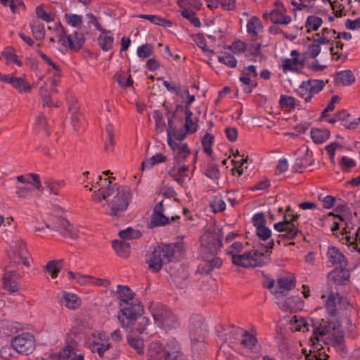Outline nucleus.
Segmentation results:
<instances>
[{"instance_id":"obj_38","label":"nucleus","mask_w":360,"mask_h":360,"mask_svg":"<svg viewBox=\"0 0 360 360\" xmlns=\"http://www.w3.org/2000/svg\"><path fill=\"white\" fill-rule=\"evenodd\" d=\"M62 303L70 309H76L80 306L81 301L75 294L64 292Z\"/></svg>"},{"instance_id":"obj_41","label":"nucleus","mask_w":360,"mask_h":360,"mask_svg":"<svg viewBox=\"0 0 360 360\" xmlns=\"http://www.w3.org/2000/svg\"><path fill=\"white\" fill-rule=\"evenodd\" d=\"M343 46L344 44L340 39L335 40L334 43H332L330 45L329 50L330 51L333 60H338L342 56L344 58L347 57V55L344 56L343 54Z\"/></svg>"},{"instance_id":"obj_63","label":"nucleus","mask_w":360,"mask_h":360,"mask_svg":"<svg viewBox=\"0 0 360 360\" xmlns=\"http://www.w3.org/2000/svg\"><path fill=\"white\" fill-rule=\"evenodd\" d=\"M153 118L155 123V129L158 133H162L165 130V124L162 113L159 110H155Z\"/></svg>"},{"instance_id":"obj_17","label":"nucleus","mask_w":360,"mask_h":360,"mask_svg":"<svg viewBox=\"0 0 360 360\" xmlns=\"http://www.w3.org/2000/svg\"><path fill=\"white\" fill-rule=\"evenodd\" d=\"M323 1L330 2L333 16L325 13L322 14L324 18L322 17L311 15L307 17L306 22H323V20H328L330 22L334 20V18H342L343 15H345V11L344 10L345 8L342 4L335 1L331 2L330 0H323Z\"/></svg>"},{"instance_id":"obj_16","label":"nucleus","mask_w":360,"mask_h":360,"mask_svg":"<svg viewBox=\"0 0 360 360\" xmlns=\"http://www.w3.org/2000/svg\"><path fill=\"white\" fill-rule=\"evenodd\" d=\"M168 145L174 152V164L179 165L185 162L186 159L190 156L191 151L186 143L177 142L169 138L167 139Z\"/></svg>"},{"instance_id":"obj_19","label":"nucleus","mask_w":360,"mask_h":360,"mask_svg":"<svg viewBox=\"0 0 360 360\" xmlns=\"http://www.w3.org/2000/svg\"><path fill=\"white\" fill-rule=\"evenodd\" d=\"M327 344L340 355L346 354L347 350L345 345L344 332L340 327L332 332L330 335L329 342Z\"/></svg>"},{"instance_id":"obj_3","label":"nucleus","mask_w":360,"mask_h":360,"mask_svg":"<svg viewBox=\"0 0 360 360\" xmlns=\"http://www.w3.org/2000/svg\"><path fill=\"white\" fill-rule=\"evenodd\" d=\"M176 248V245L174 243L162 244L155 247L147 260L149 269L157 273L162 269L163 264L172 262Z\"/></svg>"},{"instance_id":"obj_55","label":"nucleus","mask_w":360,"mask_h":360,"mask_svg":"<svg viewBox=\"0 0 360 360\" xmlns=\"http://www.w3.org/2000/svg\"><path fill=\"white\" fill-rule=\"evenodd\" d=\"M214 136H212L210 133H206L205 135L202 139V145L203 147V150L208 155H211L212 153V146L214 142Z\"/></svg>"},{"instance_id":"obj_58","label":"nucleus","mask_w":360,"mask_h":360,"mask_svg":"<svg viewBox=\"0 0 360 360\" xmlns=\"http://www.w3.org/2000/svg\"><path fill=\"white\" fill-rule=\"evenodd\" d=\"M153 53V46L150 44H145L137 49V55L139 58H147Z\"/></svg>"},{"instance_id":"obj_37","label":"nucleus","mask_w":360,"mask_h":360,"mask_svg":"<svg viewBox=\"0 0 360 360\" xmlns=\"http://www.w3.org/2000/svg\"><path fill=\"white\" fill-rule=\"evenodd\" d=\"M105 131L107 136L105 140L104 149L107 153H112L116 143L112 125L108 124L105 127Z\"/></svg>"},{"instance_id":"obj_24","label":"nucleus","mask_w":360,"mask_h":360,"mask_svg":"<svg viewBox=\"0 0 360 360\" xmlns=\"http://www.w3.org/2000/svg\"><path fill=\"white\" fill-rule=\"evenodd\" d=\"M264 20L271 21V22H290L292 21V18L285 15V10L282 5L273 10L270 13H264Z\"/></svg>"},{"instance_id":"obj_46","label":"nucleus","mask_w":360,"mask_h":360,"mask_svg":"<svg viewBox=\"0 0 360 360\" xmlns=\"http://www.w3.org/2000/svg\"><path fill=\"white\" fill-rule=\"evenodd\" d=\"M113 37L108 34H101L98 38V44L100 48L104 51L110 50L113 46Z\"/></svg>"},{"instance_id":"obj_61","label":"nucleus","mask_w":360,"mask_h":360,"mask_svg":"<svg viewBox=\"0 0 360 360\" xmlns=\"http://www.w3.org/2000/svg\"><path fill=\"white\" fill-rule=\"evenodd\" d=\"M218 60L229 68H235L237 65V60L233 56L228 53H224L221 56H219Z\"/></svg>"},{"instance_id":"obj_40","label":"nucleus","mask_w":360,"mask_h":360,"mask_svg":"<svg viewBox=\"0 0 360 360\" xmlns=\"http://www.w3.org/2000/svg\"><path fill=\"white\" fill-rule=\"evenodd\" d=\"M350 115L345 110H342L336 112V118L341 124L349 129H354L356 128V122H352L350 120Z\"/></svg>"},{"instance_id":"obj_64","label":"nucleus","mask_w":360,"mask_h":360,"mask_svg":"<svg viewBox=\"0 0 360 360\" xmlns=\"http://www.w3.org/2000/svg\"><path fill=\"white\" fill-rule=\"evenodd\" d=\"M210 205L214 212H221L225 210L226 203L225 202L219 197H215L210 202Z\"/></svg>"},{"instance_id":"obj_12","label":"nucleus","mask_w":360,"mask_h":360,"mask_svg":"<svg viewBox=\"0 0 360 360\" xmlns=\"http://www.w3.org/2000/svg\"><path fill=\"white\" fill-rule=\"evenodd\" d=\"M45 227L52 229L60 233L65 238L76 239L79 237V231L68 220L62 217H56L52 227L48 223H46Z\"/></svg>"},{"instance_id":"obj_32","label":"nucleus","mask_w":360,"mask_h":360,"mask_svg":"<svg viewBox=\"0 0 360 360\" xmlns=\"http://www.w3.org/2000/svg\"><path fill=\"white\" fill-rule=\"evenodd\" d=\"M337 34L338 33L335 30L323 27L321 32L316 33L315 36L320 39L322 44L330 45L332 43H334L335 40L338 39V37H336Z\"/></svg>"},{"instance_id":"obj_52","label":"nucleus","mask_w":360,"mask_h":360,"mask_svg":"<svg viewBox=\"0 0 360 360\" xmlns=\"http://www.w3.org/2000/svg\"><path fill=\"white\" fill-rule=\"evenodd\" d=\"M63 260H51L46 265V270L50 273L52 278H56L62 268Z\"/></svg>"},{"instance_id":"obj_18","label":"nucleus","mask_w":360,"mask_h":360,"mask_svg":"<svg viewBox=\"0 0 360 360\" xmlns=\"http://www.w3.org/2000/svg\"><path fill=\"white\" fill-rule=\"evenodd\" d=\"M222 247V240L215 233H208L202 242V252L205 254L215 255Z\"/></svg>"},{"instance_id":"obj_23","label":"nucleus","mask_w":360,"mask_h":360,"mask_svg":"<svg viewBox=\"0 0 360 360\" xmlns=\"http://www.w3.org/2000/svg\"><path fill=\"white\" fill-rule=\"evenodd\" d=\"M222 264V260L218 257H213L212 258L207 257L206 259L202 261L198 266L197 271L201 274H209L214 269L219 268Z\"/></svg>"},{"instance_id":"obj_14","label":"nucleus","mask_w":360,"mask_h":360,"mask_svg":"<svg viewBox=\"0 0 360 360\" xmlns=\"http://www.w3.org/2000/svg\"><path fill=\"white\" fill-rule=\"evenodd\" d=\"M313 327V338L319 340V337H323L327 334H331L333 331L340 327L336 323L329 321L321 319L320 321L314 322L312 319H309Z\"/></svg>"},{"instance_id":"obj_44","label":"nucleus","mask_w":360,"mask_h":360,"mask_svg":"<svg viewBox=\"0 0 360 360\" xmlns=\"http://www.w3.org/2000/svg\"><path fill=\"white\" fill-rule=\"evenodd\" d=\"M313 41L309 45L306 54L309 58H314L321 52V45H323L320 39H318L315 34L312 36Z\"/></svg>"},{"instance_id":"obj_1","label":"nucleus","mask_w":360,"mask_h":360,"mask_svg":"<svg viewBox=\"0 0 360 360\" xmlns=\"http://www.w3.org/2000/svg\"><path fill=\"white\" fill-rule=\"evenodd\" d=\"M116 293L120 300V312L117 317L122 328L129 326V323L143 312V308L139 300L134 299V292L127 285H118Z\"/></svg>"},{"instance_id":"obj_28","label":"nucleus","mask_w":360,"mask_h":360,"mask_svg":"<svg viewBox=\"0 0 360 360\" xmlns=\"http://www.w3.org/2000/svg\"><path fill=\"white\" fill-rule=\"evenodd\" d=\"M6 83L10 84L19 93H29L31 91L32 86L23 78L16 77H9L6 79Z\"/></svg>"},{"instance_id":"obj_53","label":"nucleus","mask_w":360,"mask_h":360,"mask_svg":"<svg viewBox=\"0 0 360 360\" xmlns=\"http://www.w3.org/2000/svg\"><path fill=\"white\" fill-rule=\"evenodd\" d=\"M1 54L8 62L15 63L20 67L22 65V61L18 59V56L15 53V50L12 47H6L1 52Z\"/></svg>"},{"instance_id":"obj_21","label":"nucleus","mask_w":360,"mask_h":360,"mask_svg":"<svg viewBox=\"0 0 360 360\" xmlns=\"http://www.w3.org/2000/svg\"><path fill=\"white\" fill-rule=\"evenodd\" d=\"M20 275L15 270L6 271L3 277V288L11 293L19 290L18 280Z\"/></svg>"},{"instance_id":"obj_13","label":"nucleus","mask_w":360,"mask_h":360,"mask_svg":"<svg viewBox=\"0 0 360 360\" xmlns=\"http://www.w3.org/2000/svg\"><path fill=\"white\" fill-rule=\"evenodd\" d=\"M178 6L181 9V15L191 22H200L195 17V11L199 10L202 3L199 0H178Z\"/></svg>"},{"instance_id":"obj_36","label":"nucleus","mask_w":360,"mask_h":360,"mask_svg":"<svg viewBox=\"0 0 360 360\" xmlns=\"http://www.w3.org/2000/svg\"><path fill=\"white\" fill-rule=\"evenodd\" d=\"M112 246L117 255L121 257L127 258L130 255V245L125 241L115 240L112 241Z\"/></svg>"},{"instance_id":"obj_10","label":"nucleus","mask_w":360,"mask_h":360,"mask_svg":"<svg viewBox=\"0 0 360 360\" xmlns=\"http://www.w3.org/2000/svg\"><path fill=\"white\" fill-rule=\"evenodd\" d=\"M11 342L14 350L21 354L27 355L35 349L34 337L29 333L16 336Z\"/></svg>"},{"instance_id":"obj_29","label":"nucleus","mask_w":360,"mask_h":360,"mask_svg":"<svg viewBox=\"0 0 360 360\" xmlns=\"http://www.w3.org/2000/svg\"><path fill=\"white\" fill-rule=\"evenodd\" d=\"M277 288L273 292L276 295H285V292H288L292 289L295 283L292 278H290L288 277H281L277 280Z\"/></svg>"},{"instance_id":"obj_33","label":"nucleus","mask_w":360,"mask_h":360,"mask_svg":"<svg viewBox=\"0 0 360 360\" xmlns=\"http://www.w3.org/2000/svg\"><path fill=\"white\" fill-rule=\"evenodd\" d=\"M316 0H291L293 6L294 20H297V13L301 12L303 9H310L315 5Z\"/></svg>"},{"instance_id":"obj_30","label":"nucleus","mask_w":360,"mask_h":360,"mask_svg":"<svg viewBox=\"0 0 360 360\" xmlns=\"http://www.w3.org/2000/svg\"><path fill=\"white\" fill-rule=\"evenodd\" d=\"M60 358L62 360H84V355L77 354L76 348L70 345L60 350Z\"/></svg>"},{"instance_id":"obj_8","label":"nucleus","mask_w":360,"mask_h":360,"mask_svg":"<svg viewBox=\"0 0 360 360\" xmlns=\"http://www.w3.org/2000/svg\"><path fill=\"white\" fill-rule=\"evenodd\" d=\"M204 322V318L199 314L193 315L189 319L188 329L191 340L193 342V349L198 342L203 345L202 342L207 331V326Z\"/></svg>"},{"instance_id":"obj_59","label":"nucleus","mask_w":360,"mask_h":360,"mask_svg":"<svg viewBox=\"0 0 360 360\" xmlns=\"http://www.w3.org/2000/svg\"><path fill=\"white\" fill-rule=\"evenodd\" d=\"M297 301H300L298 297H287L283 301L278 303L279 307L285 311H291L295 308V304Z\"/></svg>"},{"instance_id":"obj_34","label":"nucleus","mask_w":360,"mask_h":360,"mask_svg":"<svg viewBox=\"0 0 360 360\" xmlns=\"http://www.w3.org/2000/svg\"><path fill=\"white\" fill-rule=\"evenodd\" d=\"M308 81L311 82L307 88V94L310 96L311 101L315 95L318 94L323 90L326 84L328 82V79L325 82L322 79H310Z\"/></svg>"},{"instance_id":"obj_43","label":"nucleus","mask_w":360,"mask_h":360,"mask_svg":"<svg viewBox=\"0 0 360 360\" xmlns=\"http://www.w3.org/2000/svg\"><path fill=\"white\" fill-rule=\"evenodd\" d=\"M167 158L162 153H158L151 158L145 160L141 164L142 170L145 169H150L158 163H162L166 162Z\"/></svg>"},{"instance_id":"obj_51","label":"nucleus","mask_w":360,"mask_h":360,"mask_svg":"<svg viewBox=\"0 0 360 360\" xmlns=\"http://www.w3.org/2000/svg\"><path fill=\"white\" fill-rule=\"evenodd\" d=\"M302 64L298 58H285L283 60L282 68L284 72L288 71L296 72L298 71L297 65Z\"/></svg>"},{"instance_id":"obj_62","label":"nucleus","mask_w":360,"mask_h":360,"mask_svg":"<svg viewBox=\"0 0 360 360\" xmlns=\"http://www.w3.org/2000/svg\"><path fill=\"white\" fill-rule=\"evenodd\" d=\"M318 199L322 202L323 207L325 209H330L336 205V198L332 195L323 196L322 194H319Z\"/></svg>"},{"instance_id":"obj_56","label":"nucleus","mask_w":360,"mask_h":360,"mask_svg":"<svg viewBox=\"0 0 360 360\" xmlns=\"http://www.w3.org/2000/svg\"><path fill=\"white\" fill-rule=\"evenodd\" d=\"M310 84V81H303L296 90L297 95L303 98L305 103L310 102V96L307 94V88Z\"/></svg>"},{"instance_id":"obj_9","label":"nucleus","mask_w":360,"mask_h":360,"mask_svg":"<svg viewBox=\"0 0 360 360\" xmlns=\"http://www.w3.org/2000/svg\"><path fill=\"white\" fill-rule=\"evenodd\" d=\"M27 253L25 243L22 239L17 238L12 241L8 250V257L11 263L15 266L23 264L27 267L30 266Z\"/></svg>"},{"instance_id":"obj_11","label":"nucleus","mask_w":360,"mask_h":360,"mask_svg":"<svg viewBox=\"0 0 360 360\" xmlns=\"http://www.w3.org/2000/svg\"><path fill=\"white\" fill-rule=\"evenodd\" d=\"M274 228L278 232H283L278 235L276 242L281 244L284 240H292L298 235L302 236V231L300 230L295 224L288 222L286 220H283L278 223L274 224Z\"/></svg>"},{"instance_id":"obj_35","label":"nucleus","mask_w":360,"mask_h":360,"mask_svg":"<svg viewBox=\"0 0 360 360\" xmlns=\"http://www.w3.org/2000/svg\"><path fill=\"white\" fill-rule=\"evenodd\" d=\"M311 138L315 143L321 144L330 137V131L327 129L312 128L311 129Z\"/></svg>"},{"instance_id":"obj_39","label":"nucleus","mask_w":360,"mask_h":360,"mask_svg":"<svg viewBox=\"0 0 360 360\" xmlns=\"http://www.w3.org/2000/svg\"><path fill=\"white\" fill-rule=\"evenodd\" d=\"M335 81L344 86H349L355 81V77L351 70H342L336 73Z\"/></svg>"},{"instance_id":"obj_6","label":"nucleus","mask_w":360,"mask_h":360,"mask_svg":"<svg viewBox=\"0 0 360 360\" xmlns=\"http://www.w3.org/2000/svg\"><path fill=\"white\" fill-rule=\"evenodd\" d=\"M158 326L166 331L179 327L180 321L177 316L166 306L158 307L153 314Z\"/></svg>"},{"instance_id":"obj_57","label":"nucleus","mask_w":360,"mask_h":360,"mask_svg":"<svg viewBox=\"0 0 360 360\" xmlns=\"http://www.w3.org/2000/svg\"><path fill=\"white\" fill-rule=\"evenodd\" d=\"M39 56L43 59V60L49 65L51 69H49V71H51V70H53V75L55 77H59L60 75V69L58 65L55 63L51 58H49L47 55L44 53L43 52L39 53Z\"/></svg>"},{"instance_id":"obj_31","label":"nucleus","mask_w":360,"mask_h":360,"mask_svg":"<svg viewBox=\"0 0 360 360\" xmlns=\"http://www.w3.org/2000/svg\"><path fill=\"white\" fill-rule=\"evenodd\" d=\"M186 115L185 117V130L188 134L195 133L198 128V119L194 116L193 112L190 108H186L184 110Z\"/></svg>"},{"instance_id":"obj_48","label":"nucleus","mask_w":360,"mask_h":360,"mask_svg":"<svg viewBox=\"0 0 360 360\" xmlns=\"http://www.w3.org/2000/svg\"><path fill=\"white\" fill-rule=\"evenodd\" d=\"M203 174L207 176L208 178L212 180H217L219 177V172L218 169V165L212 163L208 162L204 167Z\"/></svg>"},{"instance_id":"obj_47","label":"nucleus","mask_w":360,"mask_h":360,"mask_svg":"<svg viewBox=\"0 0 360 360\" xmlns=\"http://www.w3.org/2000/svg\"><path fill=\"white\" fill-rule=\"evenodd\" d=\"M241 345L249 349H252L257 343V339L248 331L245 330L242 335Z\"/></svg>"},{"instance_id":"obj_49","label":"nucleus","mask_w":360,"mask_h":360,"mask_svg":"<svg viewBox=\"0 0 360 360\" xmlns=\"http://www.w3.org/2000/svg\"><path fill=\"white\" fill-rule=\"evenodd\" d=\"M127 342L129 346L135 349L138 354H143L144 343L142 338H136L133 335H128Z\"/></svg>"},{"instance_id":"obj_20","label":"nucleus","mask_w":360,"mask_h":360,"mask_svg":"<svg viewBox=\"0 0 360 360\" xmlns=\"http://www.w3.org/2000/svg\"><path fill=\"white\" fill-rule=\"evenodd\" d=\"M350 272L345 266L335 268L328 274V279L336 285H346L349 283Z\"/></svg>"},{"instance_id":"obj_50","label":"nucleus","mask_w":360,"mask_h":360,"mask_svg":"<svg viewBox=\"0 0 360 360\" xmlns=\"http://www.w3.org/2000/svg\"><path fill=\"white\" fill-rule=\"evenodd\" d=\"M118 235L124 240H132L141 238V233L139 230L128 227L124 230L120 231Z\"/></svg>"},{"instance_id":"obj_7","label":"nucleus","mask_w":360,"mask_h":360,"mask_svg":"<svg viewBox=\"0 0 360 360\" xmlns=\"http://www.w3.org/2000/svg\"><path fill=\"white\" fill-rule=\"evenodd\" d=\"M53 28L55 30L56 36L60 40L66 38L65 43L72 50H79L84 44L85 38L84 34L77 30L68 33V31L63 27L62 24H53ZM49 29H52V27H49Z\"/></svg>"},{"instance_id":"obj_2","label":"nucleus","mask_w":360,"mask_h":360,"mask_svg":"<svg viewBox=\"0 0 360 360\" xmlns=\"http://www.w3.org/2000/svg\"><path fill=\"white\" fill-rule=\"evenodd\" d=\"M260 245L266 249L265 252L252 250L243 255H233L231 258L233 264L243 268L261 267L268 264L270 262L269 256L271 253V251L269 250L274 248V241L271 240L266 245L262 243Z\"/></svg>"},{"instance_id":"obj_25","label":"nucleus","mask_w":360,"mask_h":360,"mask_svg":"<svg viewBox=\"0 0 360 360\" xmlns=\"http://www.w3.org/2000/svg\"><path fill=\"white\" fill-rule=\"evenodd\" d=\"M35 13L37 17L46 22H51L56 20V15L51 6L48 4H40L36 7Z\"/></svg>"},{"instance_id":"obj_54","label":"nucleus","mask_w":360,"mask_h":360,"mask_svg":"<svg viewBox=\"0 0 360 360\" xmlns=\"http://www.w3.org/2000/svg\"><path fill=\"white\" fill-rule=\"evenodd\" d=\"M68 278L75 279L78 283L83 285L91 283V278H94V277L90 275H83L70 271L68 272Z\"/></svg>"},{"instance_id":"obj_26","label":"nucleus","mask_w":360,"mask_h":360,"mask_svg":"<svg viewBox=\"0 0 360 360\" xmlns=\"http://www.w3.org/2000/svg\"><path fill=\"white\" fill-rule=\"evenodd\" d=\"M327 257L332 265L340 264L341 267L347 266V260L345 256L335 247L333 246L328 248Z\"/></svg>"},{"instance_id":"obj_42","label":"nucleus","mask_w":360,"mask_h":360,"mask_svg":"<svg viewBox=\"0 0 360 360\" xmlns=\"http://www.w3.org/2000/svg\"><path fill=\"white\" fill-rule=\"evenodd\" d=\"M4 6H8L13 14L25 11V6L22 0H0Z\"/></svg>"},{"instance_id":"obj_5","label":"nucleus","mask_w":360,"mask_h":360,"mask_svg":"<svg viewBox=\"0 0 360 360\" xmlns=\"http://www.w3.org/2000/svg\"><path fill=\"white\" fill-rule=\"evenodd\" d=\"M111 197L112 199L107 204L110 208L107 214L120 218L123 216L131 200L130 190L128 187L117 186L116 184L115 192Z\"/></svg>"},{"instance_id":"obj_4","label":"nucleus","mask_w":360,"mask_h":360,"mask_svg":"<svg viewBox=\"0 0 360 360\" xmlns=\"http://www.w3.org/2000/svg\"><path fill=\"white\" fill-rule=\"evenodd\" d=\"M150 360H186L182 347L179 341L169 340L163 347L157 345V349L150 351Z\"/></svg>"},{"instance_id":"obj_27","label":"nucleus","mask_w":360,"mask_h":360,"mask_svg":"<svg viewBox=\"0 0 360 360\" xmlns=\"http://www.w3.org/2000/svg\"><path fill=\"white\" fill-rule=\"evenodd\" d=\"M116 184H112L110 181L108 182V186L101 188L98 191H94L92 195V199L95 202H101L103 200H108L109 198L112 196L115 192Z\"/></svg>"},{"instance_id":"obj_15","label":"nucleus","mask_w":360,"mask_h":360,"mask_svg":"<svg viewBox=\"0 0 360 360\" xmlns=\"http://www.w3.org/2000/svg\"><path fill=\"white\" fill-rule=\"evenodd\" d=\"M164 205L163 200L158 202L153 210L150 217V226L157 227L162 226L170 224L171 221H174L176 219H179V216L172 217L171 219L164 214Z\"/></svg>"},{"instance_id":"obj_22","label":"nucleus","mask_w":360,"mask_h":360,"mask_svg":"<svg viewBox=\"0 0 360 360\" xmlns=\"http://www.w3.org/2000/svg\"><path fill=\"white\" fill-rule=\"evenodd\" d=\"M16 181L22 185L32 186L39 193L44 192V187L41 185L40 176L37 174L28 173L25 175H19L16 176Z\"/></svg>"},{"instance_id":"obj_60","label":"nucleus","mask_w":360,"mask_h":360,"mask_svg":"<svg viewBox=\"0 0 360 360\" xmlns=\"http://www.w3.org/2000/svg\"><path fill=\"white\" fill-rule=\"evenodd\" d=\"M188 169L189 167L186 165L184 162L176 165L174 164L172 168L168 171V174L170 176H180L186 174V172L188 171Z\"/></svg>"},{"instance_id":"obj_45","label":"nucleus","mask_w":360,"mask_h":360,"mask_svg":"<svg viewBox=\"0 0 360 360\" xmlns=\"http://www.w3.org/2000/svg\"><path fill=\"white\" fill-rule=\"evenodd\" d=\"M34 188L32 186L16 185L15 194L19 198L30 199L32 198Z\"/></svg>"}]
</instances>
